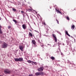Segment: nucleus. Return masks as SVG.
Listing matches in <instances>:
<instances>
[{
    "label": "nucleus",
    "mask_w": 76,
    "mask_h": 76,
    "mask_svg": "<svg viewBox=\"0 0 76 76\" xmlns=\"http://www.w3.org/2000/svg\"><path fill=\"white\" fill-rule=\"evenodd\" d=\"M4 73L6 75H7V74H10L11 73V70H10L8 69H5L4 70Z\"/></svg>",
    "instance_id": "nucleus-1"
},
{
    "label": "nucleus",
    "mask_w": 76,
    "mask_h": 76,
    "mask_svg": "<svg viewBox=\"0 0 76 76\" xmlns=\"http://www.w3.org/2000/svg\"><path fill=\"white\" fill-rule=\"evenodd\" d=\"M1 28H2V27L0 25V34L1 35L0 37H1V38H3V36L2 35L3 34V31H2L1 29Z\"/></svg>",
    "instance_id": "nucleus-2"
},
{
    "label": "nucleus",
    "mask_w": 76,
    "mask_h": 76,
    "mask_svg": "<svg viewBox=\"0 0 76 76\" xmlns=\"http://www.w3.org/2000/svg\"><path fill=\"white\" fill-rule=\"evenodd\" d=\"M7 44L5 42H4L2 44V47L3 48H5L7 47Z\"/></svg>",
    "instance_id": "nucleus-3"
},
{
    "label": "nucleus",
    "mask_w": 76,
    "mask_h": 76,
    "mask_svg": "<svg viewBox=\"0 0 76 76\" xmlns=\"http://www.w3.org/2000/svg\"><path fill=\"white\" fill-rule=\"evenodd\" d=\"M44 69L43 66H41L38 69V71H39V72H41V71H43Z\"/></svg>",
    "instance_id": "nucleus-4"
},
{
    "label": "nucleus",
    "mask_w": 76,
    "mask_h": 76,
    "mask_svg": "<svg viewBox=\"0 0 76 76\" xmlns=\"http://www.w3.org/2000/svg\"><path fill=\"white\" fill-rule=\"evenodd\" d=\"M31 42L34 45V47H37V45H36V42H35V40H32Z\"/></svg>",
    "instance_id": "nucleus-5"
},
{
    "label": "nucleus",
    "mask_w": 76,
    "mask_h": 76,
    "mask_svg": "<svg viewBox=\"0 0 76 76\" xmlns=\"http://www.w3.org/2000/svg\"><path fill=\"white\" fill-rule=\"evenodd\" d=\"M42 72H36L35 73V75H36V76H38L39 75H42Z\"/></svg>",
    "instance_id": "nucleus-6"
},
{
    "label": "nucleus",
    "mask_w": 76,
    "mask_h": 76,
    "mask_svg": "<svg viewBox=\"0 0 76 76\" xmlns=\"http://www.w3.org/2000/svg\"><path fill=\"white\" fill-rule=\"evenodd\" d=\"M19 49H20V50H21V51H23V46L20 45L19 46Z\"/></svg>",
    "instance_id": "nucleus-7"
},
{
    "label": "nucleus",
    "mask_w": 76,
    "mask_h": 76,
    "mask_svg": "<svg viewBox=\"0 0 76 76\" xmlns=\"http://www.w3.org/2000/svg\"><path fill=\"white\" fill-rule=\"evenodd\" d=\"M22 27L24 29H25L26 28V26L25 25V24H23L22 25Z\"/></svg>",
    "instance_id": "nucleus-8"
},
{
    "label": "nucleus",
    "mask_w": 76,
    "mask_h": 76,
    "mask_svg": "<svg viewBox=\"0 0 76 76\" xmlns=\"http://www.w3.org/2000/svg\"><path fill=\"white\" fill-rule=\"evenodd\" d=\"M19 61H23V58H18Z\"/></svg>",
    "instance_id": "nucleus-9"
},
{
    "label": "nucleus",
    "mask_w": 76,
    "mask_h": 76,
    "mask_svg": "<svg viewBox=\"0 0 76 76\" xmlns=\"http://www.w3.org/2000/svg\"><path fill=\"white\" fill-rule=\"evenodd\" d=\"M28 36H30V37H33V35H32V33L30 32H29Z\"/></svg>",
    "instance_id": "nucleus-10"
},
{
    "label": "nucleus",
    "mask_w": 76,
    "mask_h": 76,
    "mask_svg": "<svg viewBox=\"0 0 76 76\" xmlns=\"http://www.w3.org/2000/svg\"><path fill=\"white\" fill-rule=\"evenodd\" d=\"M65 34L68 35V36H69V37H70V35L69 34V33H68V32H67V31H65Z\"/></svg>",
    "instance_id": "nucleus-11"
},
{
    "label": "nucleus",
    "mask_w": 76,
    "mask_h": 76,
    "mask_svg": "<svg viewBox=\"0 0 76 76\" xmlns=\"http://www.w3.org/2000/svg\"><path fill=\"white\" fill-rule=\"evenodd\" d=\"M12 10L14 12H16L17 11V10H16V9L15 8H12Z\"/></svg>",
    "instance_id": "nucleus-12"
},
{
    "label": "nucleus",
    "mask_w": 76,
    "mask_h": 76,
    "mask_svg": "<svg viewBox=\"0 0 76 76\" xmlns=\"http://www.w3.org/2000/svg\"><path fill=\"white\" fill-rule=\"evenodd\" d=\"M14 60L15 61H19V58H15Z\"/></svg>",
    "instance_id": "nucleus-13"
},
{
    "label": "nucleus",
    "mask_w": 76,
    "mask_h": 76,
    "mask_svg": "<svg viewBox=\"0 0 76 76\" xmlns=\"http://www.w3.org/2000/svg\"><path fill=\"white\" fill-rule=\"evenodd\" d=\"M75 26H74V25H72L71 28L72 30H73V29L75 28Z\"/></svg>",
    "instance_id": "nucleus-14"
},
{
    "label": "nucleus",
    "mask_w": 76,
    "mask_h": 76,
    "mask_svg": "<svg viewBox=\"0 0 76 76\" xmlns=\"http://www.w3.org/2000/svg\"><path fill=\"white\" fill-rule=\"evenodd\" d=\"M13 22H15V24H16L17 22H18V21H16V20H13Z\"/></svg>",
    "instance_id": "nucleus-15"
},
{
    "label": "nucleus",
    "mask_w": 76,
    "mask_h": 76,
    "mask_svg": "<svg viewBox=\"0 0 76 76\" xmlns=\"http://www.w3.org/2000/svg\"><path fill=\"white\" fill-rule=\"evenodd\" d=\"M51 59L53 60H55V58L53 56H51L50 57Z\"/></svg>",
    "instance_id": "nucleus-16"
},
{
    "label": "nucleus",
    "mask_w": 76,
    "mask_h": 76,
    "mask_svg": "<svg viewBox=\"0 0 76 76\" xmlns=\"http://www.w3.org/2000/svg\"><path fill=\"white\" fill-rule=\"evenodd\" d=\"M54 38V40L55 41V42H57V38L56 37H55V38Z\"/></svg>",
    "instance_id": "nucleus-17"
},
{
    "label": "nucleus",
    "mask_w": 76,
    "mask_h": 76,
    "mask_svg": "<svg viewBox=\"0 0 76 76\" xmlns=\"http://www.w3.org/2000/svg\"><path fill=\"white\" fill-rule=\"evenodd\" d=\"M33 61H31L30 60L28 61L27 62H28V63H32Z\"/></svg>",
    "instance_id": "nucleus-18"
},
{
    "label": "nucleus",
    "mask_w": 76,
    "mask_h": 76,
    "mask_svg": "<svg viewBox=\"0 0 76 76\" xmlns=\"http://www.w3.org/2000/svg\"><path fill=\"white\" fill-rule=\"evenodd\" d=\"M53 37L54 38H56V35H54L53 34H52Z\"/></svg>",
    "instance_id": "nucleus-19"
},
{
    "label": "nucleus",
    "mask_w": 76,
    "mask_h": 76,
    "mask_svg": "<svg viewBox=\"0 0 76 76\" xmlns=\"http://www.w3.org/2000/svg\"><path fill=\"white\" fill-rule=\"evenodd\" d=\"M32 63H34L35 65H37V62H35L32 61Z\"/></svg>",
    "instance_id": "nucleus-20"
},
{
    "label": "nucleus",
    "mask_w": 76,
    "mask_h": 76,
    "mask_svg": "<svg viewBox=\"0 0 76 76\" xmlns=\"http://www.w3.org/2000/svg\"><path fill=\"white\" fill-rule=\"evenodd\" d=\"M21 13L22 14V15H24V12L23 11H21Z\"/></svg>",
    "instance_id": "nucleus-21"
},
{
    "label": "nucleus",
    "mask_w": 76,
    "mask_h": 76,
    "mask_svg": "<svg viewBox=\"0 0 76 76\" xmlns=\"http://www.w3.org/2000/svg\"><path fill=\"white\" fill-rule=\"evenodd\" d=\"M42 24H43V25H44V26H45L46 24H45V22H43L42 23Z\"/></svg>",
    "instance_id": "nucleus-22"
},
{
    "label": "nucleus",
    "mask_w": 76,
    "mask_h": 76,
    "mask_svg": "<svg viewBox=\"0 0 76 76\" xmlns=\"http://www.w3.org/2000/svg\"><path fill=\"white\" fill-rule=\"evenodd\" d=\"M28 10L29 11V12H31V11H32V9H28Z\"/></svg>",
    "instance_id": "nucleus-23"
},
{
    "label": "nucleus",
    "mask_w": 76,
    "mask_h": 76,
    "mask_svg": "<svg viewBox=\"0 0 76 76\" xmlns=\"http://www.w3.org/2000/svg\"><path fill=\"white\" fill-rule=\"evenodd\" d=\"M66 19L68 20H69V17H66Z\"/></svg>",
    "instance_id": "nucleus-24"
},
{
    "label": "nucleus",
    "mask_w": 76,
    "mask_h": 76,
    "mask_svg": "<svg viewBox=\"0 0 76 76\" xmlns=\"http://www.w3.org/2000/svg\"><path fill=\"white\" fill-rule=\"evenodd\" d=\"M56 21H57V23L58 24H59V22H58V21L57 19L56 20Z\"/></svg>",
    "instance_id": "nucleus-25"
},
{
    "label": "nucleus",
    "mask_w": 76,
    "mask_h": 76,
    "mask_svg": "<svg viewBox=\"0 0 76 76\" xmlns=\"http://www.w3.org/2000/svg\"><path fill=\"white\" fill-rule=\"evenodd\" d=\"M57 12L59 13H60V14H61V12H60V11L59 10Z\"/></svg>",
    "instance_id": "nucleus-26"
},
{
    "label": "nucleus",
    "mask_w": 76,
    "mask_h": 76,
    "mask_svg": "<svg viewBox=\"0 0 76 76\" xmlns=\"http://www.w3.org/2000/svg\"><path fill=\"white\" fill-rule=\"evenodd\" d=\"M55 10H56V12H58V11L59 10H58L57 9V8H56Z\"/></svg>",
    "instance_id": "nucleus-27"
},
{
    "label": "nucleus",
    "mask_w": 76,
    "mask_h": 76,
    "mask_svg": "<svg viewBox=\"0 0 76 76\" xmlns=\"http://www.w3.org/2000/svg\"><path fill=\"white\" fill-rule=\"evenodd\" d=\"M11 28V26H8V29H10Z\"/></svg>",
    "instance_id": "nucleus-28"
},
{
    "label": "nucleus",
    "mask_w": 76,
    "mask_h": 76,
    "mask_svg": "<svg viewBox=\"0 0 76 76\" xmlns=\"http://www.w3.org/2000/svg\"><path fill=\"white\" fill-rule=\"evenodd\" d=\"M61 56H63V53L61 52Z\"/></svg>",
    "instance_id": "nucleus-29"
},
{
    "label": "nucleus",
    "mask_w": 76,
    "mask_h": 76,
    "mask_svg": "<svg viewBox=\"0 0 76 76\" xmlns=\"http://www.w3.org/2000/svg\"><path fill=\"white\" fill-rule=\"evenodd\" d=\"M28 76H33V75L32 74H30L28 75Z\"/></svg>",
    "instance_id": "nucleus-30"
},
{
    "label": "nucleus",
    "mask_w": 76,
    "mask_h": 76,
    "mask_svg": "<svg viewBox=\"0 0 76 76\" xmlns=\"http://www.w3.org/2000/svg\"><path fill=\"white\" fill-rule=\"evenodd\" d=\"M1 20V18L0 17V20Z\"/></svg>",
    "instance_id": "nucleus-31"
},
{
    "label": "nucleus",
    "mask_w": 76,
    "mask_h": 76,
    "mask_svg": "<svg viewBox=\"0 0 76 76\" xmlns=\"http://www.w3.org/2000/svg\"><path fill=\"white\" fill-rule=\"evenodd\" d=\"M71 38H73V37H72V36H71Z\"/></svg>",
    "instance_id": "nucleus-32"
},
{
    "label": "nucleus",
    "mask_w": 76,
    "mask_h": 76,
    "mask_svg": "<svg viewBox=\"0 0 76 76\" xmlns=\"http://www.w3.org/2000/svg\"><path fill=\"white\" fill-rule=\"evenodd\" d=\"M30 31H32L31 30H30Z\"/></svg>",
    "instance_id": "nucleus-33"
},
{
    "label": "nucleus",
    "mask_w": 76,
    "mask_h": 76,
    "mask_svg": "<svg viewBox=\"0 0 76 76\" xmlns=\"http://www.w3.org/2000/svg\"><path fill=\"white\" fill-rule=\"evenodd\" d=\"M36 13H37V12H36Z\"/></svg>",
    "instance_id": "nucleus-34"
},
{
    "label": "nucleus",
    "mask_w": 76,
    "mask_h": 76,
    "mask_svg": "<svg viewBox=\"0 0 76 76\" xmlns=\"http://www.w3.org/2000/svg\"><path fill=\"white\" fill-rule=\"evenodd\" d=\"M0 76H1V75H0Z\"/></svg>",
    "instance_id": "nucleus-35"
}]
</instances>
